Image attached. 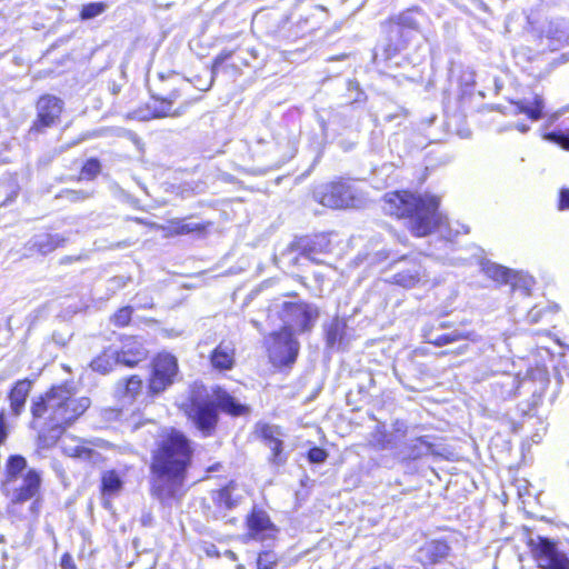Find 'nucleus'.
I'll list each match as a JSON object with an SVG mask.
<instances>
[{
	"mask_svg": "<svg viewBox=\"0 0 569 569\" xmlns=\"http://www.w3.org/2000/svg\"><path fill=\"white\" fill-rule=\"evenodd\" d=\"M439 198L425 194L417 196L407 191L393 192L386 196L385 211L406 220L407 228L416 237H425L437 231L441 237L451 240L459 233H468L469 228L459 222L452 226L438 211Z\"/></svg>",
	"mask_w": 569,
	"mask_h": 569,
	"instance_id": "nucleus-1",
	"label": "nucleus"
},
{
	"mask_svg": "<svg viewBox=\"0 0 569 569\" xmlns=\"http://www.w3.org/2000/svg\"><path fill=\"white\" fill-rule=\"evenodd\" d=\"M76 390L71 383L53 386L39 401L34 402L31 411L33 417H44L51 429H62L72 425L90 407L87 397H74Z\"/></svg>",
	"mask_w": 569,
	"mask_h": 569,
	"instance_id": "nucleus-2",
	"label": "nucleus"
},
{
	"mask_svg": "<svg viewBox=\"0 0 569 569\" xmlns=\"http://www.w3.org/2000/svg\"><path fill=\"white\" fill-rule=\"evenodd\" d=\"M76 390L71 383L53 386L39 401L34 402L31 411L33 417H44L51 429H62L72 425L90 407L87 397H74Z\"/></svg>",
	"mask_w": 569,
	"mask_h": 569,
	"instance_id": "nucleus-3",
	"label": "nucleus"
},
{
	"mask_svg": "<svg viewBox=\"0 0 569 569\" xmlns=\"http://www.w3.org/2000/svg\"><path fill=\"white\" fill-rule=\"evenodd\" d=\"M231 416H244L249 412V407L240 403L234 397L226 390L217 387L213 389L211 401H200L192 399L189 417L196 428L203 436H211L218 423L217 409Z\"/></svg>",
	"mask_w": 569,
	"mask_h": 569,
	"instance_id": "nucleus-4",
	"label": "nucleus"
},
{
	"mask_svg": "<svg viewBox=\"0 0 569 569\" xmlns=\"http://www.w3.org/2000/svg\"><path fill=\"white\" fill-rule=\"evenodd\" d=\"M191 457L189 439L182 432L170 429L158 441L152 455L151 469L187 471Z\"/></svg>",
	"mask_w": 569,
	"mask_h": 569,
	"instance_id": "nucleus-5",
	"label": "nucleus"
},
{
	"mask_svg": "<svg viewBox=\"0 0 569 569\" xmlns=\"http://www.w3.org/2000/svg\"><path fill=\"white\" fill-rule=\"evenodd\" d=\"M313 198L320 204L331 209L357 208L362 204L357 190L346 181L325 183L317 187Z\"/></svg>",
	"mask_w": 569,
	"mask_h": 569,
	"instance_id": "nucleus-6",
	"label": "nucleus"
},
{
	"mask_svg": "<svg viewBox=\"0 0 569 569\" xmlns=\"http://www.w3.org/2000/svg\"><path fill=\"white\" fill-rule=\"evenodd\" d=\"M527 546L541 569H569V558L558 545L540 535L528 532Z\"/></svg>",
	"mask_w": 569,
	"mask_h": 569,
	"instance_id": "nucleus-7",
	"label": "nucleus"
},
{
	"mask_svg": "<svg viewBox=\"0 0 569 569\" xmlns=\"http://www.w3.org/2000/svg\"><path fill=\"white\" fill-rule=\"evenodd\" d=\"M41 477L34 469L27 470L26 475L16 481H3L2 492L9 498L8 512L18 513V507L32 499L40 489Z\"/></svg>",
	"mask_w": 569,
	"mask_h": 569,
	"instance_id": "nucleus-8",
	"label": "nucleus"
},
{
	"mask_svg": "<svg viewBox=\"0 0 569 569\" xmlns=\"http://www.w3.org/2000/svg\"><path fill=\"white\" fill-rule=\"evenodd\" d=\"M153 478L151 481V493L161 503L167 505L171 500L179 499L182 496V486L186 478V471H174L168 469H151Z\"/></svg>",
	"mask_w": 569,
	"mask_h": 569,
	"instance_id": "nucleus-9",
	"label": "nucleus"
},
{
	"mask_svg": "<svg viewBox=\"0 0 569 569\" xmlns=\"http://www.w3.org/2000/svg\"><path fill=\"white\" fill-rule=\"evenodd\" d=\"M267 348L271 362L277 367L288 366L296 361L299 342L288 329L273 332L267 339Z\"/></svg>",
	"mask_w": 569,
	"mask_h": 569,
	"instance_id": "nucleus-10",
	"label": "nucleus"
},
{
	"mask_svg": "<svg viewBox=\"0 0 569 569\" xmlns=\"http://www.w3.org/2000/svg\"><path fill=\"white\" fill-rule=\"evenodd\" d=\"M319 312L316 307L305 302H283L281 319L282 329L297 331L310 330L317 320Z\"/></svg>",
	"mask_w": 569,
	"mask_h": 569,
	"instance_id": "nucleus-11",
	"label": "nucleus"
},
{
	"mask_svg": "<svg viewBox=\"0 0 569 569\" xmlns=\"http://www.w3.org/2000/svg\"><path fill=\"white\" fill-rule=\"evenodd\" d=\"M397 271L389 279L390 282L401 286L403 288H413L419 284H425L429 281L426 269L416 259L402 257L395 262Z\"/></svg>",
	"mask_w": 569,
	"mask_h": 569,
	"instance_id": "nucleus-12",
	"label": "nucleus"
},
{
	"mask_svg": "<svg viewBox=\"0 0 569 569\" xmlns=\"http://www.w3.org/2000/svg\"><path fill=\"white\" fill-rule=\"evenodd\" d=\"M178 372L177 359L170 353H160L153 360L152 375L149 381V391L153 395L166 390L173 382Z\"/></svg>",
	"mask_w": 569,
	"mask_h": 569,
	"instance_id": "nucleus-13",
	"label": "nucleus"
},
{
	"mask_svg": "<svg viewBox=\"0 0 569 569\" xmlns=\"http://www.w3.org/2000/svg\"><path fill=\"white\" fill-rule=\"evenodd\" d=\"M63 109V101L54 96L46 94L37 102V119L31 130L41 132L56 123Z\"/></svg>",
	"mask_w": 569,
	"mask_h": 569,
	"instance_id": "nucleus-14",
	"label": "nucleus"
},
{
	"mask_svg": "<svg viewBox=\"0 0 569 569\" xmlns=\"http://www.w3.org/2000/svg\"><path fill=\"white\" fill-rule=\"evenodd\" d=\"M94 445L92 441L79 439L71 435H66L60 440V447L64 455L88 461L91 465H99L103 458L102 456L90 447Z\"/></svg>",
	"mask_w": 569,
	"mask_h": 569,
	"instance_id": "nucleus-15",
	"label": "nucleus"
},
{
	"mask_svg": "<svg viewBox=\"0 0 569 569\" xmlns=\"http://www.w3.org/2000/svg\"><path fill=\"white\" fill-rule=\"evenodd\" d=\"M292 247L306 259L315 263H323L322 256L331 251V241L326 234H317L311 238H301Z\"/></svg>",
	"mask_w": 569,
	"mask_h": 569,
	"instance_id": "nucleus-16",
	"label": "nucleus"
},
{
	"mask_svg": "<svg viewBox=\"0 0 569 569\" xmlns=\"http://www.w3.org/2000/svg\"><path fill=\"white\" fill-rule=\"evenodd\" d=\"M247 527L250 537L260 541L274 538L277 533L274 525L270 521L269 516L262 510H252L247 518Z\"/></svg>",
	"mask_w": 569,
	"mask_h": 569,
	"instance_id": "nucleus-17",
	"label": "nucleus"
},
{
	"mask_svg": "<svg viewBox=\"0 0 569 569\" xmlns=\"http://www.w3.org/2000/svg\"><path fill=\"white\" fill-rule=\"evenodd\" d=\"M119 355V363L127 367H133L144 360L148 356V350L136 337H127L122 341L120 349H117Z\"/></svg>",
	"mask_w": 569,
	"mask_h": 569,
	"instance_id": "nucleus-18",
	"label": "nucleus"
},
{
	"mask_svg": "<svg viewBox=\"0 0 569 569\" xmlns=\"http://www.w3.org/2000/svg\"><path fill=\"white\" fill-rule=\"evenodd\" d=\"M450 547L441 540H432L425 543L417 553V559L423 566H432L447 558Z\"/></svg>",
	"mask_w": 569,
	"mask_h": 569,
	"instance_id": "nucleus-19",
	"label": "nucleus"
},
{
	"mask_svg": "<svg viewBox=\"0 0 569 569\" xmlns=\"http://www.w3.org/2000/svg\"><path fill=\"white\" fill-rule=\"evenodd\" d=\"M66 242L67 238L62 234L43 232L33 236L28 244L30 251H36L44 256L63 247Z\"/></svg>",
	"mask_w": 569,
	"mask_h": 569,
	"instance_id": "nucleus-20",
	"label": "nucleus"
},
{
	"mask_svg": "<svg viewBox=\"0 0 569 569\" xmlns=\"http://www.w3.org/2000/svg\"><path fill=\"white\" fill-rule=\"evenodd\" d=\"M258 431L261 438L266 441V445L270 448L273 455L274 462H281L282 459L280 457L282 451V440L283 433L281 432L278 426L260 423L257 426Z\"/></svg>",
	"mask_w": 569,
	"mask_h": 569,
	"instance_id": "nucleus-21",
	"label": "nucleus"
},
{
	"mask_svg": "<svg viewBox=\"0 0 569 569\" xmlns=\"http://www.w3.org/2000/svg\"><path fill=\"white\" fill-rule=\"evenodd\" d=\"M180 97L178 90H172L168 93L160 92L157 94H153V98L158 101H160V107L156 108L153 110V117L154 118H162V117H179L181 116L186 107H180L179 109L171 111L172 103Z\"/></svg>",
	"mask_w": 569,
	"mask_h": 569,
	"instance_id": "nucleus-22",
	"label": "nucleus"
},
{
	"mask_svg": "<svg viewBox=\"0 0 569 569\" xmlns=\"http://www.w3.org/2000/svg\"><path fill=\"white\" fill-rule=\"evenodd\" d=\"M31 390V381L28 379L16 382L9 393L10 409L14 416H19Z\"/></svg>",
	"mask_w": 569,
	"mask_h": 569,
	"instance_id": "nucleus-23",
	"label": "nucleus"
},
{
	"mask_svg": "<svg viewBox=\"0 0 569 569\" xmlns=\"http://www.w3.org/2000/svg\"><path fill=\"white\" fill-rule=\"evenodd\" d=\"M211 363L218 370H230L234 365V348L221 342L211 353Z\"/></svg>",
	"mask_w": 569,
	"mask_h": 569,
	"instance_id": "nucleus-24",
	"label": "nucleus"
},
{
	"mask_svg": "<svg viewBox=\"0 0 569 569\" xmlns=\"http://www.w3.org/2000/svg\"><path fill=\"white\" fill-rule=\"evenodd\" d=\"M408 449L409 457L411 459H418L428 455H442L441 451L437 448V446L431 441V437L429 436L418 437L411 440V442L408 446Z\"/></svg>",
	"mask_w": 569,
	"mask_h": 569,
	"instance_id": "nucleus-25",
	"label": "nucleus"
},
{
	"mask_svg": "<svg viewBox=\"0 0 569 569\" xmlns=\"http://www.w3.org/2000/svg\"><path fill=\"white\" fill-rule=\"evenodd\" d=\"M119 363V355L117 353V349L113 347H109L103 350L101 355L94 358L90 367L93 371L100 373H108L112 368Z\"/></svg>",
	"mask_w": 569,
	"mask_h": 569,
	"instance_id": "nucleus-26",
	"label": "nucleus"
},
{
	"mask_svg": "<svg viewBox=\"0 0 569 569\" xmlns=\"http://www.w3.org/2000/svg\"><path fill=\"white\" fill-rule=\"evenodd\" d=\"M481 270L488 278L499 283H513V279L516 277L512 270L490 261L482 262Z\"/></svg>",
	"mask_w": 569,
	"mask_h": 569,
	"instance_id": "nucleus-27",
	"label": "nucleus"
},
{
	"mask_svg": "<svg viewBox=\"0 0 569 569\" xmlns=\"http://www.w3.org/2000/svg\"><path fill=\"white\" fill-rule=\"evenodd\" d=\"M517 111L526 113L531 120L536 121L542 117V110L545 107L543 99L539 96H535L531 99H522L515 102Z\"/></svg>",
	"mask_w": 569,
	"mask_h": 569,
	"instance_id": "nucleus-28",
	"label": "nucleus"
},
{
	"mask_svg": "<svg viewBox=\"0 0 569 569\" xmlns=\"http://www.w3.org/2000/svg\"><path fill=\"white\" fill-rule=\"evenodd\" d=\"M543 139L553 142L561 148L569 150V130L549 132L543 136ZM560 209H569V190H562L560 194Z\"/></svg>",
	"mask_w": 569,
	"mask_h": 569,
	"instance_id": "nucleus-29",
	"label": "nucleus"
},
{
	"mask_svg": "<svg viewBox=\"0 0 569 569\" xmlns=\"http://www.w3.org/2000/svg\"><path fill=\"white\" fill-rule=\"evenodd\" d=\"M123 481L114 470H108L101 477V490L103 496L113 497L122 490Z\"/></svg>",
	"mask_w": 569,
	"mask_h": 569,
	"instance_id": "nucleus-30",
	"label": "nucleus"
},
{
	"mask_svg": "<svg viewBox=\"0 0 569 569\" xmlns=\"http://www.w3.org/2000/svg\"><path fill=\"white\" fill-rule=\"evenodd\" d=\"M27 460L22 456L9 457L6 465V478L3 481H16L26 475Z\"/></svg>",
	"mask_w": 569,
	"mask_h": 569,
	"instance_id": "nucleus-31",
	"label": "nucleus"
},
{
	"mask_svg": "<svg viewBox=\"0 0 569 569\" xmlns=\"http://www.w3.org/2000/svg\"><path fill=\"white\" fill-rule=\"evenodd\" d=\"M142 389V380L138 376H131L123 385H118V392L122 396L134 398Z\"/></svg>",
	"mask_w": 569,
	"mask_h": 569,
	"instance_id": "nucleus-32",
	"label": "nucleus"
},
{
	"mask_svg": "<svg viewBox=\"0 0 569 569\" xmlns=\"http://www.w3.org/2000/svg\"><path fill=\"white\" fill-rule=\"evenodd\" d=\"M278 561L279 557L272 550L261 551L257 557V569H274Z\"/></svg>",
	"mask_w": 569,
	"mask_h": 569,
	"instance_id": "nucleus-33",
	"label": "nucleus"
},
{
	"mask_svg": "<svg viewBox=\"0 0 569 569\" xmlns=\"http://www.w3.org/2000/svg\"><path fill=\"white\" fill-rule=\"evenodd\" d=\"M343 331V325L335 320L327 329V345L329 347H335L341 340V335Z\"/></svg>",
	"mask_w": 569,
	"mask_h": 569,
	"instance_id": "nucleus-34",
	"label": "nucleus"
},
{
	"mask_svg": "<svg viewBox=\"0 0 569 569\" xmlns=\"http://www.w3.org/2000/svg\"><path fill=\"white\" fill-rule=\"evenodd\" d=\"M106 9L107 6L103 2H91L82 7L80 16L83 20L92 19L104 12Z\"/></svg>",
	"mask_w": 569,
	"mask_h": 569,
	"instance_id": "nucleus-35",
	"label": "nucleus"
},
{
	"mask_svg": "<svg viewBox=\"0 0 569 569\" xmlns=\"http://www.w3.org/2000/svg\"><path fill=\"white\" fill-rule=\"evenodd\" d=\"M216 501L219 506L227 509L233 508L237 503V501L232 500L231 498V490L229 487H226L217 492Z\"/></svg>",
	"mask_w": 569,
	"mask_h": 569,
	"instance_id": "nucleus-36",
	"label": "nucleus"
},
{
	"mask_svg": "<svg viewBox=\"0 0 569 569\" xmlns=\"http://www.w3.org/2000/svg\"><path fill=\"white\" fill-rule=\"evenodd\" d=\"M173 232L177 234H188L194 231H201L203 228L198 223H184L181 221H172Z\"/></svg>",
	"mask_w": 569,
	"mask_h": 569,
	"instance_id": "nucleus-37",
	"label": "nucleus"
},
{
	"mask_svg": "<svg viewBox=\"0 0 569 569\" xmlns=\"http://www.w3.org/2000/svg\"><path fill=\"white\" fill-rule=\"evenodd\" d=\"M132 315V308L131 307H123L119 309L112 317V321L114 325L119 327L127 326L130 322Z\"/></svg>",
	"mask_w": 569,
	"mask_h": 569,
	"instance_id": "nucleus-38",
	"label": "nucleus"
},
{
	"mask_svg": "<svg viewBox=\"0 0 569 569\" xmlns=\"http://www.w3.org/2000/svg\"><path fill=\"white\" fill-rule=\"evenodd\" d=\"M397 24L398 27H405L409 29H417L418 28V21L415 18L413 11H407L398 16L397 18Z\"/></svg>",
	"mask_w": 569,
	"mask_h": 569,
	"instance_id": "nucleus-39",
	"label": "nucleus"
},
{
	"mask_svg": "<svg viewBox=\"0 0 569 569\" xmlns=\"http://www.w3.org/2000/svg\"><path fill=\"white\" fill-rule=\"evenodd\" d=\"M100 172V163L96 159L88 160L81 170V176L88 179L96 177Z\"/></svg>",
	"mask_w": 569,
	"mask_h": 569,
	"instance_id": "nucleus-40",
	"label": "nucleus"
},
{
	"mask_svg": "<svg viewBox=\"0 0 569 569\" xmlns=\"http://www.w3.org/2000/svg\"><path fill=\"white\" fill-rule=\"evenodd\" d=\"M447 337H448V343L457 342L459 340L478 341L477 335L472 331L462 332V331L455 330L450 333H447Z\"/></svg>",
	"mask_w": 569,
	"mask_h": 569,
	"instance_id": "nucleus-41",
	"label": "nucleus"
},
{
	"mask_svg": "<svg viewBox=\"0 0 569 569\" xmlns=\"http://www.w3.org/2000/svg\"><path fill=\"white\" fill-rule=\"evenodd\" d=\"M328 457V453L325 449L319 447H313L308 452V459L310 462L313 463H321L325 462Z\"/></svg>",
	"mask_w": 569,
	"mask_h": 569,
	"instance_id": "nucleus-42",
	"label": "nucleus"
},
{
	"mask_svg": "<svg viewBox=\"0 0 569 569\" xmlns=\"http://www.w3.org/2000/svg\"><path fill=\"white\" fill-rule=\"evenodd\" d=\"M233 54V51L232 50H222L219 54H217V57L214 58L213 60V63H212V78H214L216 73H217V70L218 68L224 62L227 61L228 59H230Z\"/></svg>",
	"mask_w": 569,
	"mask_h": 569,
	"instance_id": "nucleus-43",
	"label": "nucleus"
},
{
	"mask_svg": "<svg viewBox=\"0 0 569 569\" xmlns=\"http://www.w3.org/2000/svg\"><path fill=\"white\" fill-rule=\"evenodd\" d=\"M64 197L71 201H80V200H84V199H88L91 197V192H87V191H76V190H67L64 192Z\"/></svg>",
	"mask_w": 569,
	"mask_h": 569,
	"instance_id": "nucleus-44",
	"label": "nucleus"
},
{
	"mask_svg": "<svg viewBox=\"0 0 569 569\" xmlns=\"http://www.w3.org/2000/svg\"><path fill=\"white\" fill-rule=\"evenodd\" d=\"M61 569H77L73 558L70 553H64L60 560Z\"/></svg>",
	"mask_w": 569,
	"mask_h": 569,
	"instance_id": "nucleus-45",
	"label": "nucleus"
},
{
	"mask_svg": "<svg viewBox=\"0 0 569 569\" xmlns=\"http://www.w3.org/2000/svg\"><path fill=\"white\" fill-rule=\"evenodd\" d=\"M373 441L381 448H387V440H386V433L378 429L376 433L373 435Z\"/></svg>",
	"mask_w": 569,
	"mask_h": 569,
	"instance_id": "nucleus-46",
	"label": "nucleus"
},
{
	"mask_svg": "<svg viewBox=\"0 0 569 569\" xmlns=\"http://www.w3.org/2000/svg\"><path fill=\"white\" fill-rule=\"evenodd\" d=\"M8 436L7 426L4 422V415L0 412V443L4 442Z\"/></svg>",
	"mask_w": 569,
	"mask_h": 569,
	"instance_id": "nucleus-47",
	"label": "nucleus"
},
{
	"mask_svg": "<svg viewBox=\"0 0 569 569\" xmlns=\"http://www.w3.org/2000/svg\"><path fill=\"white\" fill-rule=\"evenodd\" d=\"M433 343H435L436 346H438V347L449 345V343H448V337H447V333H446V335H440V336H438V337L435 339Z\"/></svg>",
	"mask_w": 569,
	"mask_h": 569,
	"instance_id": "nucleus-48",
	"label": "nucleus"
},
{
	"mask_svg": "<svg viewBox=\"0 0 569 569\" xmlns=\"http://www.w3.org/2000/svg\"><path fill=\"white\" fill-rule=\"evenodd\" d=\"M137 223H141V224H147V226H150L152 228H160L157 223H153V222H146L143 219L141 218H134L133 219Z\"/></svg>",
	"mask_w": 569,
	"mask_h": 569,
	"instance_id": "nucleus-49",
	"label": "nucleus"
},
{
	"mask_svg": "<svg viewBox=\"0 0 569 569\" xmlns=\"http://www.w3.org/2000/svg\"><path fill=\"white\" fill-rule=\"evenodd\" d=\"M223 555H224L228 559H230V560H232V561H236V560H237V555H236L233 551H231V550H226V551L223 552Z\"/></svg>",
	"mask_w": 569,
	"mask_h": 569,
	"instance_id": "nucleus-50",
	"label": "nucleus"
},
{
	"mask_svg": "<svg viewBox=\"0 0 569 569\" xmlns=\"http://www.w3.org/2000/svg\"><path fill=\"white\" fill-rule=\"evenodd\" d=\"M111 281L114 282L118 287L124 286V281L121 277H114Z\"/></svg>",
	"mask_w": 569,
	"mask_h": 569,
	"instance_id": "nucleus-51",
	"label": "nucleus"
},
{
	"mask_svg": "<svg viewBox=\"0 0 569 569\" xmlns=\"http://www.w3.org/2000/svg\"><path fill=\"white\" fill-rule=\"evenodd\" d=\"M16 197H17V193H14L13 196H11V197H9L8 199H6V200L1 203V206H7V204H8V202L13 201V199H14Z\"/></svg>",
	"mask_w": 569,
	"mask_h": 569,
	"instance_id": "nucleus-52",
	"label": "nucleus"
},
{
	"mask_svg": "<svg viewBox=\"0 0 569 569\" xmlns=\"http://www.w3.org/2000/svg\"><path fill=\"white\" fill-rule=\"evenodd\" d=\"M150 521H151V517H150V515H148V516H143V518H142V523H143L144 526H146V525H149V523H150Z\"/></svg>",
	"mask_w": 569,
	"mask_h": 569,
	"instance_id": "nucleus-53",
	"label": "nucleus"
},
{
	"mask_svg": "<svg viewBox=\"0 0 569 569\" xmlns=\"http://www.w3.org/2000/svg\"><path fill=\"white\" fill-rule=\"evenodd\" d=\"M517 129L521 132H527L529 130V127L528 126H525V124H521V126H517Z\"/></svg>",
	"mask_w": 569,
	"mask_h": 569,
	"instance_id": "nucleus-54",
	"label": "nucleus"
},
{
	"mask_svg": "<svg viewBox=\"0 0 569 569\" xmlns=\"http://www.w3.org/2000/svg\"><path fill=\"white\" fill-rule=\"evenodd\" d=\"M212 82H213V78L211 77L210 83L208 87H206V90H209V87L212 84Z\"/></svg>",
	"mask_w": 569,
	"mask_h": 569,
	"instance_id": "nucleus-55",
	"label": "nucleus"
},
{
	"mask_svg": "<svg viewBox=\"0 0 569 569\" xmlns=\"http://www.w3.org/2000/svg\"><path fill=\"white\" fill-rule=\"evenodd\" d=\"M53 340L57 341L58 343H64L63 341H59L56 336H53Z\"/></svg>",
	"mask_w": 569,
	"mask_h": 569,
	"instance_id": "nucleus-56",
	"label": "nucleus"
},
{
	"mask_svg": "<svg viewBox=\"0 0 569 569\" xmlns=\"http://www.w3.org/2000/svg\"><path fill=\"white\" fill-rule=\"evenodd\" d=\"M237 569H246V567L243 565H238Z\"/></svg>",
	"mask_w": 569,
	"mask_h": 569,
	"instance_id": "nucleus-57",
	"label": "nucleus"
},
{
	"mask_svg": "<svg viewBox=\"0 0 569 569\" xmlns=\"http://www.w3.org/2000/svg\"><path fill=\"white\" fill-rule=\"evenodd\" d=\"M401 48L399 46H397L395 49H393V52H397L399 51Z\"/></svg>",
	"mask_w": 569,
	"mask_h": 569,
	"instance_id": "nucleus-58",
	"label": "nucleus"
}]
</instances>
